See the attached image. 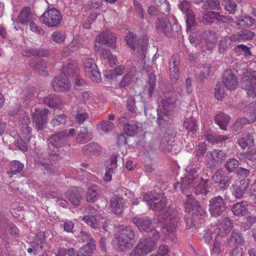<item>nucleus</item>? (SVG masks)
Listing matches in <instances>:
<instances>
[{
	"mask_svg": "<svg viewBox=\"0 0 256 256\" xmlns=\"http://www.w3.org/2000/svg\"><path fill=\"white\" fill-rule=\"evenodd\" d=\"M198 168H193L188 166L186 168L187 174L182 179V184L184 181V188L191 190L196 194H206L208 192V182L198 177Z\"/></svg>",
	"mask_w": 256,
	"mask_h": 256,
	"instance_id": "2",
	"label": "nucleus"
},
{
	"mask_svg": "<svg viewBox=\"0 0 256 256\" xmlns=\"http://www.w3.org/2000/svg\"><path fill=\"white\" fill-rule=\"evenodd\" d=\"M120 230V234L114 240L113 246L117 252L127 251L132 246V240L134 233L130 226H121Z\"/></svg>",
	"mask_w": 256,
	"mask_h": 256,
	"instance_id": "3",
	"label": "nucleus"
},
{
	"mask_svg": "<svg viewBox=\"0 0 256 256\" xmlns=\"http://www.w3.org/2000/svg\"><path fill=\"white\" fill-rule=\"evenodd\" d=\"M224 2L225 4H223L224 5L225 10L230 14L234 13L236 6V4L230 0H226Z\"/></svg>",
	"mask_w": 256,
	"mask_h": 256,
	"instance_id": "60",
	"label": "nucleus"
},
{
	"mask_svg": "<svg viewBox=\"0 0 256 256\" xmlns=\"http://www.w3.org/2000/svg\"><path fill=\"white\" fill-rule=\"evenodd\" d=\"M205 137L206 140L212 144L224 142L228 139L227 136L216 134L210 132H207Z\"/></svg>",
	"mask_w": 256,
	"mask_h": 256,
	"instance_id": "35",
	"label": "nucleus"
},
{
	"mask_svg": "<svg viewBox=\"0 0 256 256\" xmlns=\"http://www.w3.org/2000/svg\"><path fill=\"white\" fill-rule=\"evenodd\" d=\"M254 142V136L248 132L241 134L238 140V144L242 150L249 149L252 147Z\"/></svg>",
	"mask_w": 256,
	"mask_h": 256,
	"instance_id": "22",
	"label": "nucleus"
},
{
	"mask_svg": "<svg viewBox=\"0 0 256 256\" xmlns=\"http://www.w3.org/2000/svg\"><path fill=\"white\" fill-rule=\"evenodd\" d=\"M230 120V116L223 112L216 114L214 118L216 124L223 130H226Z\"/></svg>",
	"mask_w": 256,
	"mask_h": 256,
	"instance_id": "31",
	"label": "nucleus"
},
{
	"mask_svg": "<svg viewBox=\"0 0 256 256\" xmlns=\"http://www.w3.org/2000/svg\"><path fill=\"white\" fill-rule=\"evenodd\" d=\"M116 158L112 156L110 158V164H108L104 177V180L106 182H110L112 180V174H114L117 168Z\"/></svg>",
	"mask_w": 256,
	"mask_h": 256,
	"instance_id": "29",
	"label": "nucleus"
},
{
	"mask_svg": "<svg viewBox=\"0 0 256 256\" xmlns=\"http://www.w3.org/2000/svg\"><path fill=\"white\" fill-rule=\"evenodd\" d=\"M226 93L222 84H218L214 88V96L218 100H222L225 98Z\"/></svg>",
	"mask_w": 256,
	"mask_h": 256,
	"instance_id": "48",
	"label": "nucleus"
},
{
	"mask_svg": "<svg viewBox=\"0 0 256 256\" xmlns=\"http://www.w3.org/2000/svg\"><path fill=\"white\" fill-rule=\"evenodd\" d=\"M42 241L41 240H35V242H34L32 245V248H30L28 249V252L31 253L33 252H38L40 251L42 248Z\"/></svg>",
	"mask_w": 256,
	"mask_h": 256,
	"instance_id": "54",
	"label": "nucleus"
},
{
	"mask_svg": "<svg viewBox=\"0 0 256 256\" xmlns=\"http://www.w3.org/2000/svg\"><path fill=\"white\" fill-rule=\"evenodd\" d=\"M218 232L216 226H211L208 228L204 235V239L206 242L208 243L213 237L216 238Z\"/></svg>",
	"mask_w": 256,
	"mask_h": 256,
	"instance_id": "42",
	"label": "nucleus"
},
{
	"mask_svg": "<svg viewBox=\"0 0 256 256\" xmlns=\"http://www.w3.org/2000/svg\"><path fill=\"white\" fill-rule=\"evenodd\" d=\"M156 30L158 34L170 36L172 31V25L167 18H159L156 22Z\"/></svg>",
	"mask_w": 256,
	"mask_h": 256,
	"instance_id": "17",
	"label": "nucleus"
},
{
	"mask_svg": "<svg viewBox=\"0 0 256 256\" xmlns=\"http://www.w3.org/2000/svg\"><path fill=\"white\" fill-rule=\"evenodd\" d=\"M68 64L64 65L62 74L56 78L52 82V86L56 92H67L70 88V84L68 78L70 77Z\"/></svg>",
	"mask_w": 256,
	"mask_h": 256,
	"instance_id": "6",
	"label": "nucleus"
},
{
	"mask_svg": "<svg viewBox=\"0 0 256 256\" xmlns=\"http://www.w3.org/2000/svg\"><path fill=\"white\" fill-rule=\"evenodd\" d=\"M64 39V34L62 32H55L52 35V40L58 43L62 42Z\"/></svg>",
	"mask_w": 256,
	"mask_h": 256,
	"instance_id": "64",
	"label": "nucleus"
},
{
	"mask_svg": "<svg viewBox=\"0 0 256 256\" xmlns=\"http://www.w3.org/2000/svg\"><path fill=\"white\" fill-rule=\"evenodd\" d=\"M30 66L40 74L43 76L48 75V64L42 58H35L31 60L30 62Z\"/></svg>",
	"mask_w": 256,
	"mask_h": 256,
	"instance_id": "24",
	"label": "nucleus"
},
{
	"mask_svg": "<svg viewBox=\"0 0 256 256\" xmlns=\"http://www.w3.org/2000/svg\"><path fill=\"white\" fill-rule=\"evenodd\" d=\"M124 200L118 196H114L110 198V207L115 214H120L122 210Z\"/></svg>",
	"mask_w": 256,
	"mask_h": 256,
	"instance_id": "28",
	"label": "nucleus"
},
{
	"mask_svg": "<svg viewBox=\"0 0 256 256\" xmlns=\"http://www.w3.org/2000/svg\"><path fill=\"white\" fill-rule=\"evenodd\" d=\"M155 239L150 236L140 239L134 248L130 252L129 256H146L154 250L156 247Z\"/></svg>",
	"mask_w": 256,
	"mask_h": 256,
	"instance_id": "5",
	"label": "nucleus"
},
{
	"mask_svg": "<svg viewBox=\"0 0 256 256\" xmlns=\"http://www.w3.org/2000/svg\"><path fill=\"white\" fill-rule=\"evenodd\" d=\"M101 150L100 146L96 143H90L84 146L82 148L84 152H90L94 154H98Z\"/></svg>",
	"mask_w": 256,
	"mask_h": 256,
	"instance_id": "41",
	"label": "nucleus"
},
{
	"mask_svg": "<svg viewBox=\"0 0 256 256\" xmlns=\"http://www.w3.org/2000/svg\"><path fill=\"white\" fill-rule=\"evenodd\" d=\"M157 122L159 126H163L166 124L168 121L169 116L167 112H162L158 109L157 110Z\"/></svg>",
	"mask_w": 256,
	"mask_h": 256,
	"instance_id": "45",
	"label": "nucleus"
},
{
	"mask_svg": "<svg viewBox=\"0 0 256 256\" xmlns=\"http://www.w3.org/2000/svg\"><path fill=\"white\" fill-rule=\"evenodd\" d=\"M114 127L112 122L103 120L97 125V130L101 134H104L111 131Z\"/></svg>",
	"mask_w": 256,
	"mask_h": 256,
	"instance_id": "36",
	"label": "nucleus"
},
{
	"mask_svg": "<svg viewBox=\"0 0 256 256\" xmlns=\"http://www.w3.org/2000/svg\"><path fill=\"white\" fill-rule=\"evenodd\" d=\"M66 122V116L64 114H60L55 116L50 121V124L53 126H58Z\"/></svg>",
	"mask_w": 256,
	"mask_h": 256,
	"instance_id": "57",
	"label": "nucleus"
},
{
	"mask_svg": "<svg viewBox=\"0 0 256 256\" xmlns=\"http://www.w3.org/2000/svg\"><path fill=\"white\" fill-rule=\"evenodd\" d=\"M74 255L75 251L72 248L68 249L60 248L56 254V256H74Z\"/></svg>",
	"mask_w": 256,
	"mask_h": 256,
	"instance_id": "55",
	"label": "nucleus"
},
{
	"mask_svg": "<svg viewBox=\"0 0 256 256\" xmlns=\"http://www.w3.org/2000/svg\"><path fill=\"white\" fill-rule=\"evenodd\" d=\"M234 186L232 194L236 198H240L246 193L250 185L248 179L241 180Z\"/></svg>",
	"mask_w": 256,
	"mask_h": 256,
	"instance_id": "23",
	"label": "nucleus"
},
{
	"mask_svg": "<svg viewBox=\"0 0 256 256\" xmlns=\"http://www.w3.org/2000/svg\"><path fill=\"white\" fill-rule=\"evenodd\" d=\"M116 40L115 35L113 33L109 31L102 32L96 38L95 47L98 46L96 44H107L109 46L114 48Z\"/></svg>",
	"mask_w": 256,
	"mask_h": 256,
	"instance_id": "18",
	"label": "nucleus"
},
{
	"mask_svg": "<svg viewBox=\"0 0 256 256\" xmlns=\"http://www.w3.org/2000/svg\"><path fill=\"white\" fill-rule=\"evenodd\" d=\"M256 104V100L250 103L244 109V113H246V114L248 115V116H251L253 112L256 111V108H255V104Z\"/></svg>",
	"mask_w": 256,
	"mask_h": 256,
	"instance_id": "63",
	"label": "nucleus"
},
{
	"mask_svg": "<svg viewBox=\"0 0 256 256\" xmlns=\"http://www.w3.org/2000/svg\"><path fill=\"white\" fill-rule=\"evenodd\" d=\"M178 62L176 60L175 56H172L170 60L169 64V70L171 80L174 82L178 77Z\"/></svg>",
	"mask_w": 256,
	"mask_h": 256,
	"instance_id": "30",
	"label": "nucleus"
},
{
	"mask_svg": "<svg viewBox=\"0 0 256 256\" xmlns=\"http://www.w3.org/2000/svg\"><path fill=\"white\" fill-rule=\"evenodd\" d=\"M84 66L85 72L93 82L97 83L101 80L100 73L97 70V66L92 58H86L84 60Z\"/></svg>",
	"mask_w": 256,
	"mask_h": 256,
	"instance_id": "12",
	"label": "nucleus"
},
{
	"mask_svg": "<svg viewBox=\"0 0 256 256\" xmlns=\"http://www.w3.org/2000/svg\"><path fill=\"white\" fill-rule=\"evenodd\" d=\"M242 87L250 97H256V71L246 70L244 73Z\"/></svg>",
	"mask_w": 256,
	"mask_h": 256,
	"instance_id": "7",
	"label": "nucleus"
},
{
	"mask_svg": "<svg viewBox=\"0 0 256 256\" xmlns=\"http://www.w3.org/2000/svg\"><path fill=\"white\" fill-rule=\"evenodd\" d=\"M210 68L208 64H206L200 67L197 70V74L199 78L201 80H204L210 76Z\"/></svg>",
	"mask_w": 256,
	"mask_h": 256,
	"instance_id": "44",
	"label": "nucleus"
},
{
	"mask_svg": "<svg viewBox=\"0 0 256 256\" xmlns=\"http://www.w3.org/2000/svg\"><path fill=\"white\" fill-rule=\"evenodd\" d=\"M156 78L154 74L150 73L149 75V88H148V95L149 96H152V93L156 85Z\"/></svg>",
	"mask_w": 256,
	"mask_h": 256,
	"instance_id": "62",
	"label": "nucleus"
},
{
	"mask_svg": "<svg viewBox=\"0 0 256 256\" xmlns=\"http://www.w3.org/2000/svg\"><path fill=\"white\" fill-rule=\"evenodd\" d=\"M244 238L240 232L233 231L230 235L229 244H235L236 246H240L244 242Z\"/></svg>",
	"mask_w": 256,
	"mask_h": 256,
	"instance_id": "39",
	"label": "nucleus"
},
{
	"mask_svg": "<svg viewBox=\"0 0 256 256\" xmlns=\"http://www.w3.org/2000/svg\"><path fill=\"white\" fill-rule=\"evenodd\" d=\"M222 83L229 90H235L238 85L236 76L230 69H227L224 72L222 78Z\"/></svg>",
	"mask_w": 256,
	"mask_h": 256,
	"instance_id": "16",
	"label": "nucleus"
},
{
	"mask_svg": "<svg viewBox=\"0 0 256 256\" xmlns=\"http://www.w3.org/2000/svg\"><path fill=\"white\" fill-rule=\"evenodd\" d=\"M78 220H84L88 225L90 226L94 229L98 228L100 226V222H98V220L92 216H86L84 217L80 216Z\"/></svg>",
	"mask_w": 256,
	"mask_h": 256,
	"instance_id": "40",
	"label": "nucleus"
},
{
	"mask_svg": "<svg viewBox=\"0 0 256 256\" xmlns=\"http://www.w3.org/2000/svg\"><path fill=\"white\" fill-rule=\"evenodd\" d=\"M68 64L69 67L70 75L72 76V78H74V86L75 88L80 89L84 87L86 85V82L78 76V69L76 64L74 61H71Z\"/></svg>",
	"mask_w": 256,
	"mask_h": 256,
	"instance_id": "15",
	"label": "nucleus"
},
{
	"mask_svg": "<svg viewBox=\"0 0 256 256\" xmlns=\"http://www.w3.org/2000/svg\"><path fill=\"white\" fill-rule=\"evenodd\" d=\"M226 208V202L220 196L214 197L210 200L209 210L214 216H220Z\"/></svg>",
	"mask_w": 256,
	"mask_h": 256,
	"instance_id": "13",
	"label": "nucleus"
},
{
	"mask_svg": "<svg viewBox=\"0 0 256 256\" xmlns=\"http://www.w3.org/2000/svg\"><path fill=\"white\" fill-rule=\"evenodd\" d=\"M238 161L235 158H232L227 161L225 167L228 172H232L238 167Z\"/></svg>",
	"mask_w": 256,
	"mask_h": 256,
	"instance_id": "51",
	"label": "nucleus"
},
{
	"mask_svg": "<svg viewBox=\"0 0 256 256\" xmlns=\"http://www.w3.org/2000/svg\"><path fill=\"white\" fill-rule=\"evenodd\" d=\"M40 21L49 28L58 26L62 20V16L56 8H48L40 18Z\"/></svg>",
	"mask_w": 256,
	"mask_h": 256,
	"instance_id": "8",
	"label": "nucleus"
},
{
	"mask_svg": "<svg viewBox=\"0 0 256 256\" xmlns=\"http://www.w3.org/2000/svg\"><path fill=\"white\" fill-rule=\"evenodd\" d=\"M66 196L67 199L72 204L78 206L80 204L81 199V196L80 194H76L69 191L66 192Z\"/></svg>",
	"mask_w": 256,
	"mask_h": 256,
	"instance_id": "49",
	"label": "nucleus"
},
{
	"mask_svg": "<svg viewBox=\"0 0 256 256\" xmlns=\"http://www.w3.org/2000/svg\"><path fill=\"white\" fill-rule=\"evenodd\" d=\"M143 200L146 202L150 208L160 212L158 220V223L168 234V238L174 242L176 239L175 234L179 218L177 212L172 208H166V198L155 192L145 194Z\"/></svg>",
	"mask_w": 256,
	"mask_h": 256,
	"instance_id": "1",
	"label": "nucleus"
},
{
	"mask_svg": "<svg viewBox=\"0 0 256 256\" xmlns=\"http://www.w3.org/2000/svg\"><path fill=\"white\" fill-rule=\"evenodd\" d=\"M255 22V20L250 16H242L238 20V24L242 26L250 27Z\"/></svg>",
	"mask_w": 256,
	"mask_h": 256,
	"instance_id": "47",
	"label": "nucleus"
},
{
	"mask_svg": "<svg viewBox=\"0 0 256 256\" xmlns=\"http://www.w3.org/2000/svg\"><path fill=\"white\" fill-rule=\"evenodd\" d=\"M100 190L96 186H90L86 194V200L89 202H93L99 194Z\"/></svg>",
	"mask_w": 256,
	"mask_h": 256,
	"instance_id": "43",
	"label": "nucleus"
},
{
	"mask_svg": "<svg viewBox=\"0 0 256 256\" xmlns=\"http://www.w3.org/2000/svg\"><path fill=\"white\" fill-rule=\"evenodd\" d=\"M220 2L219 0H206L203 5L204 9H214L218 10L220 9Z\"/></svg>",
	"mask_w": 256,
	"mask_h": 256,
	"instance_id": "50",
	"label": "nucleus"
},
{
	"mask_svg": "<svg viewBox=\"0 0 256 256\" xmlns=\"http://www.w3.org/2000/svg\"><path fill=\"white\" fill-rule=\"evenodd\" d=\"M222 20V16H220L219 12H208L204 14L202 22L206 24H211L216 21Z\"/></svg>",
	"mask_w": 256,
	"mask_h": 256,
	"instance_id": "32",
	"label": "nucleus"
},
{
	"mask_svg": "<svg viewBox=\"0 0 256 256\" xmlns=\"http://www.w3.org/2000/svg\"><path fill=\"white\" fill-rule=\"evenodd\" d=\"M30 122V118L27 114H24L20 118L19 122L20 138L18 139L16 145L22 151L27 150L26 141L32 137V128L29 126Z\"/></svg>",
	"mask_w": 256,
	"mask_h": 256,
	"instance_id": "4",
	"label": "nucleus"
},
{
	"mask_svg": "<svg viewBox=\"0 0 256 256\" xmlns=\"http://www.w3.org/2000/svg\"><path fill=\"white\" fill-rule=\"evenodd\" d=\"M23 168V164L20 163L18 161L14 160L10 164L8 172L10 174V176H12V175L16 174L20 172Z\"/></svg>",
	"mask_w": 256,
	"mask_h": 256,
	"instance_id": "38",
	"label": "nucleus"
},
{
	"mask_svg": "<svg viewBox=\"0 0 256 256\" xmlns=\"http://www.w3.org/2000/svg\"><path fill=\"white\" fill-rule=\"evenodd\" d=\"M184 126L189 132H196L197 128V124L195 120L193 118L187 119L184 122Z\"/></svg>",
	"mask_w": 256,
	"mask_h": 256,
	"instance_id": "53",
	"label": "nucleus"
},
{
	"mask_svg": "<svg viewBox=\"0 0 256 256\" xmlns=\"http://www.w3.org/2000/svg\"><path fill=\"white\" fill-rule=\"evenodd\" d=\"M80 100L82 104H92L94 100L93 95L88 91L83 92L80 96Z\"/></svg>",
	"mask_w": 256,
	"mask_h": 256,
	"instance_id": "46",
	"label": "nucleus"
},
{
	"mask_svg": "<svg viewBox=\"0 0 256 256\" xmlns=\"http://www.w3.org/2000/svg\"><path fill=\"white\" fill-rule=\"evenodd\" d=\"M18 21L22 24H29L35 20V16L28 7L24 8L18 15Z\"/></svg>",
	"mask_w": 256,
	"mask_h": 256,
	"instance_id": "26",
	"label": "nucleus"
},
{
	"mask_svg": "<svg viewBox=\"0 0 256 256\" xmlns=\"http://www.w3.org/2000/svg\"><path fill=\"white\" fill-rule=\"evenodd\" d=\"M190 2L186 0H182L178 5V8L180 9V10L183 13H185L186 14L188 13V12L192 11L190 9Z\"/></svg>",
	"mask_w": 256,
	"mask_h": 256,
	"instance_id": "61",
	"label": "nucleus"
},
{
	"mask_svg": "<svg viewBox=\"0 0 256 256\" xmlns=\"http://www.w3.org/2000/svg\"><path fill=\"white\" fill-rule=\"evenodd\" d=\"M186 24L188 28L190 29L193 26H195L196 24V21L194 18V12L191 11L186 14Z\"/></svg>",
	"mask_w": 256,
	"mask_h": 256,
	"instance_id": "59",
	"label": "nucleus"
},
{
	"mask_svg": "<svg viewBox=\"0 0 256 256\" xmlns=\"http://www.w3.org/2000/svg\"><path fill=\"white\" fill-rule=\"evenodd\" d=\"M226 156V154L222 150H214L207 153L206 162L211 166H215L218 161L224 160Z\"/></svg>",
	"mask_w": 256,
	"mask_h": 256,
	"instance_id": "19",
	"label": "nucleus"
},
{
	"mask_svg": "<svg viewBox=\"0 0 256 256\" xmlns=\"http://www.w3.org/2000/svg\"><path fill=\"white\" fill-rule=\"evenodd\" d=\"M170 248L167 245L162 244L158 247L156 254H152L150 256H170Z\"/></svg>",
	"mask_w": 256,
	"mask_h": 256,
	"instance_id": "56",
	"label": "nucleus"
},
{
	"mask_svg": "<svg viewBox=\"0 0 256 256\" xmlns=\"http://www.w3.org/2000/svg\"><path fill=\"white\" fill-rule=\"evenodd\" d=\"M33 20L30 24V30L38 35L43 36L44 34V30L40 26H38Z\"/></svg>",
	"mask_w": 256,
	"mask_h": 256,
	"instance_id": "58",
	"label": "nucleus"
},
{
	"mask_svg": "<svg viewBox=\"0 0 256 256\" xmlns=\"http://www.w3.org/2000/svg\"><path fill=\"white\" fill-rule=\"evenodd\" d=\"M50 110L47 108H36L32 112V122L35 124V128L38 130H42L47 123L48 114Z\"/></svg>",
	"mask_w": 256,
	"mask_h": 256,
	"instance_id": "10",
	"label": "nucleus"
},
{
	"mask_svg": "<svg viewBox=\"0 0 256 256\" xmlns=\"http://www.w3.org/2000/svg\"><path fill=\"white\" fill-rule=\"evenodd\" d=\"M224 241L223 238L220 236H217L214 239V243L211 249V254L212 255L218 256L223 252V244Z\"/></svg>",
	"mask_w": 256,
	"mask_h": 256,
	"instance_id": "33",
	"label": "nucleus"
},
{
	"mask_svg": "<svg viewBox=\"0 0 256 256\" xmlns=\"http://www.w3.org/2000/svg\"><path fill=\"white\" fill-rule=\"evenodd\" d=\"M247 202L242 201L234 204L232 207L233 214L235 216H242L245 214L248 211Z\"/></svg>",
	"mask_w": 256,
	"mask_h": 256,
	"instance_id": "34",
	"label": "nucleus"
},
{
	"mask_svg": "<svg viewBox=\"0 0 256 256\" xmlns=\"http://www.w3.org/2000/svg\"><path fill=\"white\" fill-rule=\"evenodd\" d=\"M184 181L181 184L180 186L182 192L186 195V198L184 200V206L186 210L190 212L194 210L198 204V202L194 198V196L187 192V190L184 187Z\"/></svg>",
	"mask_w": 256,
	"mask_h": 256,
	"instance_id": "21",
	"label": "nucleus"
},
{
	"mask_svg": "<svg viewBox=\"0 0 256 256\" xmlns=\"http://www.w3.org/2000/svg\"><path fill=\"white\" fill-rule=\"evenodd\" d=\"M95 250L96 242L94 240H91L80 248L76 256H91Z\"/></svg>",
	"mask_w": 256,
	"mask_h": 256,
	"instance_id": "27",
	"label": "nucleus"
},
{
	"mask_svg": "<svg viewBox=\"0 0 256 256\" xmlns=\"http://www.w3.org/2000/svg\"><path fill=\"white\" fill-rule=\"evenodd\" d=\"M93 137L91 130L87 127L80 128L78 134L76 138V141L79 144H85L90 141Z\"/></svg>",
	"mask_w": 256,
	"mask_h": 256,
	"instance_id": "25",
	"label": "nucleus"
},
{
	"mask_svg": "<svg viewBox=\"0 0 256 256\" xmlns=\"http://www.w3.org/2000/svg\"><path fill=\"white\" fill-rule=\"evenodd\" d=\"M214 226H216L218 232L217 236L224 238L230 232L233 225L232 221L228 218H225Z\"/></svg>",
	"mask_w": 256,
	"mask_h": 256,
	"instance_id": "20",
	"label": "nucleus"
},
{
	"mask_svg": "<svg viewBox=\"0 0 256 256\" xmlns=\"http://www.w3.org/2000/svg\"><path fill=\"white\" fill-rule=\"evenodd\" d=\"M138 126L136 124H126L124 126V130L125 133L130 136H132L138 130Z\"/></svg>",
	"mask_w": 256,
	"mask_h": 256,
	"instance_id": "52",
	"label": "nucleus"
},
{
	"mask_svg": "<svg viewBox=\"0 0 256 256\" xmlns=\"http://www.w3.org/2000/svg\"><path fill=\"white\" fill-rule=\"evenodd\" d=\"M125 40L127 44L133 50L137 48L138 45L140 44V47L138 46V48L140 49V52L142 58L145 57V52H146L148 43L146 40H142L140 43L136 41V38L134 36L132 32L126 36Z\"/></svg>",
	"mask_w": 256,
	"mask_h": 256,
	"instance_id": "14",
	"label": "nucleus"
},
{
	"mask_svg": "<svg viewBox=\"0 0 256 256\" xmlns=\"http://www.w3.org/2000/svg\"><path fill=\"white\" fill-rule=\"evenodd\" d=\"M68 138L67 131L64 130L52 136L50 139L48 150L50 154L57 156L59 154V148L62 147Z\"/></svg>",
	"mask_w": 256,
	"mask_h": 256,
	"instance_id": "9",
	"label": "nucleus"
},
{
	"mask_svg": "<svg viewBox=\"0 0 256 256\" xmlns=\"http://www.w3.org/2000/svg\"><path fill=\"white\" fill-rule=\"evenodd\" d=\"M132 222L139 230L150 232L152 234V239L158 240V232L154 228V226L148 218L135 217L132 218Z\"/></svg>",
	"mask_w": 256,
	"mask_h": 256,
	"instance_id": "11",
	"label": "nucleus"
},
{
	"mask_svg": "<svg viewBox=\"0 0 256 256\" xmlns=\"http://www.w3.org/2000/svg\"><path fill=\"white\" fill-rule=\"evenodd\" d=\"M44 102L49 107L54 108L61 104V100L58 96L50 94L44 98Z\"/></svg>",
	"mask_w": 256,
	"mask_h": 256,
	"instance_id": "37",
	"label": "nucleus"
}]
</instances>
